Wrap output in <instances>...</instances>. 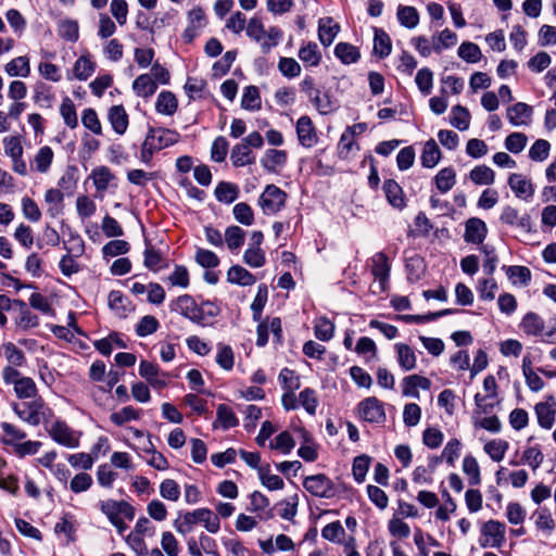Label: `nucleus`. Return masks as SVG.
<instances>
[{"label":"nucleus","instance_id":"nucleus-57","mask_svg":"<svg viewBox=\"0 0 556 556\" xmlns=\"http://www.w3.org/2000/svg\"><path fill=\"white\" fill-rule=\"evenodd\" d=\"M81 123L85 128L89 129L97 136L103 134L102 124L94 109L87 108L81 113Z\"/></svg>","mask_w":556,"mask_h":556},{"label":"nucleus","instance_id":"nucleus-55","mask_svg":"<svg viewBox=\"0 0 556 556\" xmlns=\"http://www.w3.org/2000/svg\"><path fill=\"white\" fill-rule=\"evenodd\" d=\"M14 392L18 399H35L37 396V387L35 381L29 377H23L14 386Z\"/></svg>","mask_w":556,"mask_h":556},{"label":"nucleus","instance_id":"nucleus-60","mask_svg":"<svg viewBox=\"0 0 556 556\" xmlns=\"http://www.w3.org/2000/svg\"><path fill=\"white\" fill-rule=\"evenodd\" d=\"M216 363L225 370H231L235 365V355L232 349L224 343L217 344Z\"/></svg>","mask_w":556,"mask_h":556},{"label":"nucleus","instance_id":"nucleus-39","mask_svg":"<svg viewBox=\"0 0 556 556\" xmlns=\"http://www.w3.org/2000/svg\"><path fill=\"white\" fill-rule=\"evenodd\" d=\"M434 182L441 193L448 192L456 184V173L451 166L444 167L434 176Z\"/></svg>","mask_w":556,"mask_h":556},{"label":"nucleus","instance_id":"nucleus-46","mask_svg":"<svg viewBox=\"0 0 556 556\" xmlns=\"http://www.w3.org/2000/svg\"><path fill=\"white\" fill-rule=\"evenodd\" d=\"M254 155L248 144L239 143L232 148L231 161L233 166L241 167L254 163Z\"/></svg>","mask_w":556,"mask_h":556},{"label":"nucleus","instance_id":"nucleus-1","mask_svg":"<svg viewBox=\"0 0 556 556\" xmlns=\"http://www.w3.org/2000/svg\"><path fill=\"white\" fill-rule=\"evenodd\" d=\"M197 523H202L211 533H217L220 528L219 517L208 508H198L184 514L175 520L174 527L177 532L187 534Z\"/></svg>","mask_w":556,"mask_h":556},{"label":"nucleus","instance_id":"nucleus-21","mask_svg":"<svg viewBox=\"0 0 556 556\" xmlns=\"http://www.w3.org/2000/svg\"><path fill=\"white\" fill-rule=\"evenodd\" d=\"M371 274L379 280L381 288L384 289L386 282L390 276L389 258L383 252H378L371 257Z\"/></svg>","mask_w":556,"mask_h":556},{"label":"nucleus","instance_id":"nucleus-32","mask_svg":"<svg viewBox=\"0 0 556 556\" xmlns=\"http://www.w3.org/2000/svg\"><path fill=\"white\" fill-rule=\"evenodd\" d=\"M227 280L233 285L248 287L254 285L256 278L244 267L240 265H233L227 271Z\"/></svg>","mask_w":556,"mask_h":556},{"label":"nucleus","instance_id":"nucleus-41","mask_svg":"<svg viewBox=\"0 0 556 556\" xmlns=\"http://www.w3.org/2000/svg\"><path fill=\"white\" fill-rule=\"evenodd\" d=\"M287 162V153L283 150L269 149L262 157V165L269 172H275Z\"/></svg>","mask_w":556,"mask_h":556},{"label":"nucleus","instance_id":"nucleus-50","mask_svg":"<svg viewBox=\"0 0 556 556\" xmlns=\"http://www.w3.org/2000/svg\"><path fill=\"white\" fill-rule=\"evenodd\" d=\"M216 422L225 430L238 426L239 420L235 412L226 404H219L216 409Z\"/></svg>","mask_w":556,"mask_h":556},{"label":"nucleus","instance_id":"nucleus-45","mask_svg":"<svg viewBox=\"0 0 556 556\" xmlns=\"http://www.w3.org/2000/svg\"><path fill=\"white\" fill-rule=\"evenodd\" d=\"M471 115L469 111L463 105H455L451 111L450 123L453 127L463 131L469 128Z\"/></svg>","mask_w":556,"mask_h":556},{"label":"nucleus","instance_id":"nucleus-20","mask_svg":"<svg viewBox=\"0 0 556 556\" xmlns=\"http://www.w3.org/2000/svg\"><path fill=\"white\" fill-rule=\"evenodd\" d=\"M143 256V265L152 271L156 273L168 266L164 254L150 242H146Z\"/></svg>","mask_w":556,"mask_h":556},{"label":"nucleus","instance_id":"nucleus-36","mask_svg":"<svg viewBox=\"0 0 556 556\" xmlns=\"http://www.w3.org/2000/svg\"><path fill=\"white\" fill-rule=\"evenodd\" d=\"M441 151L433 139H429L422 149L420 162L424 167L432 168L441 160Z\"/></svg>","mask_w":556,"mask_h":556},{"label":"nucleus","instance_id":"nucleus-42","mask_svg":"<svg viewBox=\"0 0 556 556\" xmlns=\"http://www.w3.org/2000/svg\"><path fill=\"white\" fill-rule=\"evenodd\" d=\"M431 41L434 46V53H441L443 50L448 49L456 45L457 35L448 28L432 36Z\"/></svg>","mask_w":556,"mask_h":556},{"label":"nucleus","instance_id":"nucleus-33","mask_svg":"<svg viewBox=\"0 0 556 556\" xmlns=\"http://www.w3.org/2000/svg\"><path fill=\"white\" fill-rule=\"evenodd\" d=\"M178 108V101L176 96L170 91H162L157 96L155 102V110L157 113L163 115L172 116L175 114Z\"/></svg>","mask_w":556,"mask_h":556},{"label":"nucleus","instance_id":"nucleus-6","mask_svg":"<svg viewBox=\"0 0 556 556\" xmlns=\"http://www.w3.org/2000/svg\"><path fill=\"white\" fill-rule=\"evenodd\" d=\"M358 417L371 424H383L387 419L384 404L375 396L361 401L357 405Z\"/></svg>","mask_w":556,"mask_h":556},{"label":"nucleus","instance_id":"nucleus-8","mask_svg":"<svg viewBox=\"0 0 556 556\" xmlns=\"http://www.w3.org/2000/svg\"><path fill=\"white\" fill-rule=\"evenodd\" d=\"M483 389L486 392L485 395L477 393L475 395V404L477 412L480 414H489L492 412L494 406L498 404L497 400V383L494 376L489 375L483 380Z\"/></svg>","mask_w":556,"mask_h":556},{"label":"nucleus","instance_id":"nucleus-29","mask_svg":"<svg viewBox=\"0 0 556 556\" xmlns=\"http://www.w3.org/2000/svg\"><path fill=\"white\" fill-rule=\"evenodd\" d=\"M383 191L388 202L395 208L405 206V198L401 186L393 179H388L383 184Z\"/></svg>","mask_w":556,"mask_h":556},{"label":"nucleus","instance_id":"nucleus-40","mask_svg":"<svg viewBox=\"0 0 556 556\" xmlns=\"http://www.w3.org/2000/svg\"><path fill=\"white\" fill-rule=\"evenodd\" d=\"M396 16L399 23L408 29H413L419 24V13L414 7L399 5Z\"/></svg>","mask_w":556,"mask_h":556},{"label":"nucleus","instance_id":"nucleus-62","mask_svg":"<svg viewBox=\"0 0 556 556\" xmlns=\"http://www.w3.org/2000/svg\"><path fill=\"white\" fill-rule=\"evenodd\" d=\"M244 231L239 226H230L225 231V242L229 250L237 251L244 243Z\"/></svg>","mask_w":556,"mask_h":556},{"label":"nucleus","instance_id":"nucleus-12","mask_svg":"<svg viewBox=\"0 0 556 556\" xmlns=\"http://www.w3.org/2000/svg\"><path fill=\"white\" fill-rule=\"evenodd\" d=\"M170 308L172 311L179 313L190 321L200 325L201 314L199 309V304L191 295L184 294L178 296L175 301L172 302Z\"/></svg>","mask_w":556,"mask_h":556},{"label":"nucleus","instance_id":"nucleus-14","mask_svg":"<svg viewBox=\"0 0 556 556\" xmlns=\"http://www.w3.org/2000/svg\"><path fill=\"white\" fill-rule=\"evenodd\" d=\"M500 220L505 225L516 227L525 231H530L531 229L530 216L528 214L520 215L519 211L510 205H505L502 208Z\"/></svg>","mask_w":556,"mask_h":556},{"label":"nucleus","instance_id":"nucleus-30","mask_svg":"<svg viewBox=\"0 0 556 556\" xmlns=\"http://www.w3.org/2000/svg\"><path fill=\"white\" fill-rule=\"evenodd\" d=\"M468 177L477 186H491L495 181V172L482 164L475 166L469 172Z\"/></svg>","mask_w":556,"mask_h":556},{"label":"nucleus","instance_id":"nucleus-54","mask_svg":"<svg viewBox=\"0 0 556 556\" xmlns=\"http://www.w3.org/2000/svg\"><path fill=\"white\" fill-rule=\"evenodd\" d=\"M299 404L305 412L312 416L316 414L318 407V397L314 389L305 388L299 394Z\"/></svg>","mask_w":556,"mask_h":556},{"label":"nucleus","instance_id":"nucleus-17","mask_svg":"<svg viewBox=\"0 0 556 556\" xmlns=\"http://www.w3.org/2000/svg\"><path fill=\"white\" fill-rule=\"evenodd\" d=\"M431 381L420 375H409L402 380V394L404 396L419 399L418 389L429 390Z\"/></svg>","mask_w":556,"mask_h":556},{"label":"nucleus","instance_id":"nucleus-23","mask_svg":"<svg viewBox=\"0 0 556 556\" xmlns=\"http://www.w3.org/2000/svg\"><path fill=\"white\" fill-rule=\"evenodd\" d=\"M45 203L47 214L51 218H55L63 213L64 194L59 189L50 188L45 192Z\"/></svg>","mask_w":556,"mask_h":556},{"label":"nucleus","instance_id":"nucleus-63","mask_svg":"<svg viewBox=\"0 0 556 556\" xmlns=\"http://www.w3.org/2000/svg\"><path fill=\"white\" fill-rule=\"evenodd\" d=\"M241 105L243 109L250 111L261 109V97L258 89L255 86H248L244 88Z\"/></svg>","mask_w":556,"mask_h":556},{"label":"nucleus","instance_id":"nucleus-15","mask_svg":"<svg viewBox=\"0 0 556 556\" xmlns=\"http://www.w3.org/2000/svg\"><path fill=\"white\" fill-rule=\"evenodd\" d=\"M296 135H298L300 144L303 146L304 148H312L318 141L316 128H315L312 119L306 115L301 116L298 119Z\"/></svg>","mask_w":556,"mask_h":556},{"label":"nucleus","instance_id":"nucleus-16","mask_svg":"<svg viewBox=\"0 0 556 556\" xmlns=\"http://www.w3.org/2000/svg\"><path fill=\"white\" fill-rule=\"evenodd\" d=\"M507 182L511 191L518 199L528 201L534 194V188L531 180L521 174H510Z\"/></svg>","mask_w":556,"mask_h":556},{"label":"nucleus","instance_id":"nucleus-3","mask_svg":"<svg viewBox=\"0 0 556 556\" xmlns=\"http://www.w3.org/2000/svg\"><path fill=\"white\" fill-rule=\"evenodd\" d=\"M13 410L23 421L30 426H38L43 416L45 402L41 397H35L30 401L15 403Z\"/></svg>","mask_w":556,"mask_h":556},{"label":"nucleus","instance_id":"nucleus-24","mask_svg":"<svg viewBox=\"0 0 556 556\" xmlns=\"http://www.w3.org/2000/svg\"><path fill=\"white\" fill-rule=\"evenodd\" d=\"M54 157V152L49 146L38 149L30 164V168L40 174H47L50 170Z\"/></svg>","mask_w":556,"mask_h":556},{"label":"nucleus","instance_id":"nucleus-28","mask_svg":"<svg viewBox=\"0 0 556 556\" xmlns=\"http://www.w3.org/2000/svg\"><path fill=\"white\" fill-rule=\"evenodd\" d=\"M157 84L149 74L139 75L132 83L134 92L141 98H149L155 93Z\"/></svg>","mask_w":556,"mask_h":556},{"label":"nucleus","instance_id":"nucleus-26","mask_svg":"<svg viewBox=\"0 0 556 556\" xmlns=\"http://www.w3.org/2000/svg\"><path fill=\"white\" fill-rule=\"evenodd\" d=\"M298 55L304 65L309 67L318 66L323 58L317 43L313 41L303 43Z\"/></svg>","mask_w":556,"mask_h":556},{"label":"nucleus","instance_id":"nucleus-52","mask_svg":"<svg viewBox=\"0 0 556 556\" xmlns=\"http://www.w3.org/2000/svg\"><path fill=\"white\" fill-rule=\"evenodd\" d=\"M60 114L64 121V124L74 129L78 126V118L74 102L68 98H64L60 105Z\"/></svg>","mask_w":556,"mask_h":556},{"label":"nucleus","instance_id":"nucleus-5","mask_svg":"<svg viewBox=\"0 0 556 556\" xmlns=\"http://www.w3.org/2000/svg\"><path fill=\"white\" fill-rule=\"evenodd\" d=\"M48 432L52 440L60 445L67 448H76L79 446L81 433L71 428L63 420H55L52 422Z\"/></svg>","mask_w":556,"mask_h":556},{"label":"nucleus","instance_id":"nucleus-31","mask_svg":"<svg viewBox=\"0 0 556 556\" xmlns=\"http://www.w3.org/2000/svg\"><path fill=\"white\" fill-rule=\"evenodd\" d=\"M96 71V63L89 54L80 55L74 63L73 74L78 80H87Z\"/></svg>","mask_w":556,"mask_h":556},{"label":"nucleus","instance_id":"nucleus-4","mask_svg":"<svg viewBox=\"0 0 556 556\" xmlns=\"http://www.w3.org/2000/svg\"><path fill=\"white\" fill-rule=\"evenodd\" d=\"M287 193L275 185H267L258 199L265 215H273L279 212L286 203Z\"/></svg>","mask_w":556,"mask_h":556},{"label":"nucleus","instance_id":"nucleus-11","mask_svg":"<svg viewBox=\"0 0 556 556\" xmlns=\"http://www.w3.org/2000/svg\"><path fill=\"white\" fill-rule=\"evenodd\" d=\"M188 25L182 34L185 42H191L202 30L206 24V14L201 7H193L187 13Z\"/></svg>","mask_w":556,"mask_h":556},{"label":"nucleus","instance_id":"nucleus-56","mask_svg":"<svg viewBox=\"0 0 556 556\" xmlns=\"http://www.w3.org/2000/svg\"><path fill=\"white\" fill-rule=\"evenodd\" d=\"M14 304L20 307L17 325L24 329L34 328L39 325L38 317L34 315L22 300H15Z\"/></svg>","mask_w":556,"mask_h":556},{"label":"nucleus","instance_id":"nucleus-37","mask_svg":"<svg viewBox=\"0 0 556 556\" xmlns=\"http://www.w3.org/2000/svg\"><path fill=\"white\" fill-rule=\"evenodd\" d=\"M334 55L345 65L356 63L361 58L358 48L349 42L337 43Z\"/></svg>","mask_w":556,"mask_h":556},{"label":"nucleus","instance_id":"nucleus-13","mask_svg":"<svg viewBox=\"0 0 556 556\" xmlns=\"http://www.w3.org/2000/svg\"><path fill=\"white\" fill-rule=\"evenodd\" d=\"M488 235L486 224L478 217H471L465 223L464 240L467 243L482 244Z\"/></svg>","mask_w":556,"mask_h":556},{"label":"nucleus","instance_id":"nucleus-53","mask_svg":"<svg viewBox=\"0 0 556 556\" xmlns=\"http://www.w3.org/2000/svg\"><path fill=\"white\" fill-rule=\"evenodd\" d=\"M533 517L535 518V527L545 532L546 534H551L555 530V521L549 513V510L545 507L538 509Z\"/></svg>","mask_w":556,"mask_h":556},{"label":"nucleus","instance_id":"nucleus-47","mask_svg":"<svg viewBox=\"0 0 556 556\" xmlns=\"http://www.w3.org/2000/svg\"><path fill=\"white\" fill-rule=\"evenodd\" d=\"M463 471L468 477L470 485L481 483V472L477 459L472 455H466L463 459Z\"/></svg>","mask_w":556,"mask_h":556},{"label":"nucleus","instance_id":"nucleus-61","mask_svg":"<svg viewBox=\"0 0 556 556\" xmlns=\"http://www.w3.org/2000/svg\"><path fill=\"white\" fill-rule=\"evenodd\" d=\"M506 275L509 279H513L514 283L519 282L522 286H528L531 280V271L526 266H504Z\"/></svg>","mask_w":556,"mask_h":556},{"label":"nucleus","instance_id":"nucleus-35","mask_svg":"<svg viewBox=\"0 0 556 556\" xmlns=\"http://www.w3.org/2000/svg\"><path fill=\"white\" fill-rule=\"evenodd\" d=\"M4 70L11 77H28L30 74L29 59L26 55L14 58L5 64Z\"/></svg>","mask_w":556,"mask_h":556},{"label":"nucleus","instance_id":"nucleus-48","mask_svg":"<svg viewBox=\"0 0 556 556\" xmlns=\"http://www.w3.org/2000/svg\"><path fill=\"white\" fill-rule=\"evenodd\" d=\"M355 127L356 126H350L348 127L343 134L341 135V138L338 143V153L340 157L346 159L349 154L353 151L354 148L358 149L355 143Z\"/></svg>","mask_w":556,"mask_h":556},{"label":"nucleus","instance_id":"nucleus-64","mask_svg":"<svg viewBox=\"0 0 556 556\" xmlns=\"http://www.w3.org/2000/svg\"><path fill=\"white\" fill-rule=\"evenodd\" d=\"M232 213L235 219L244 226H251L254 223L253 210L245 202L237 203L233 206Z\"/></svg>","mask_w":556,"mask_h":556},{"label":"nucleus","instance_id":"nucleus-19","mask_svg":"<svg viewBox=\"0 0 556 556\" xmlns=\"http://www.w3.org/2000/svg\"><path fill=\"white\" fill-rule=\"evenodd\" d=\"M340 31V25L332 17H321L318 21V39L324 47H329Z\"/></svg>","mask_w":556,"mask_h":556},{"label":"nucleus","instance_id":"nucleus-18","mask_svg":"<svg viewBox=\"0 0 556 556\" xmlns=\"http://www.w3.org/2000/svg\"><path fill=\"white\" fill-rule=\"evenodd\" d=\"M531 116L532 108L523 102H517L506 111V117L513 126L529 125Z\"/></svg>","mask_w":556,"mask_h":556},{"label":"nucleus","instance_id":"nucleus-2","mask_svg":"<svg viewBox=\"0 0 556 556\" xmlns=\"http://www.w3.org/2000/svg\"><path fill=\"white\" fill-rule=\"evenodd\" d=\"M478 543L482 548H502L506 543V525L495 519L480 522Z\"/></svg>","mask_w":556,"mask_h":556},{"label":"nucleus","instance_id":"nucleus-7","mask_svg":"<svg viewBox=\"0 0 556 556\" xmlns=\"http://www.w3.org/2000/svg\"><path fill=\"white\" fill-rule=\"evenodd\" d=\"M303 486L316 497L331 498L336 495L334 483L324 473L306 477L303 481Z\"/></svg>","mask_w":556,"mask_h":556},{"label":"nucleus","instance_id":"nucleus-38","mask_svg":"<svg viewBox=\"0 0 556 556\" xmlns=\"http://www.w3.org/2000/svg\"><path fill=\"white\" fill-rule=\"evenodd\" d=\"M90 177L97 191H105L115 176L108 166H98L92 169Z\"/></svg>","mask_w":556,"mask_h":556},{"label":"nucleus","instance_id":"nucleus-34","mask_svg":"<svg viewBox=\"0 0 556 556\" xmlns=\"http://www.w3.org/2000/svg\"><path fill=\"white\" fill-rule=\"evenodd\" d=\"M539 425L544 429H551L555 422L556 409L548 402L538 403L534 407Z\"/></svg>","mask_w":556,"mask_h":556},{"label":"nucleus","instance_id":"nucleus-22","mask_svg":"<svg viewBox=\"0 0 556 556\" xmlns=\"http://www.w3.org/2000/svg\"><path fill=\"white\" fill-rule=\"evenodd\" d=\"M108 119L117 135H124L128 128V114L123 105H113L108 111Z\"/></svg>","mask_w":556,"mask_h":556},{"label":"nucleus","instance_id":"nucleus-59","mask_svg":"<svg viewBox=\"0 0 556 556\" xmlns=\"http://www.w3.org/2000/svg\"><path fill=\"white\" fill-rule=\"evenodd\" d=\"M58 31L60 37L71 42H76L79 38V26L75 20L61 21Z\"/></svg>","mask_w":556,"mask_h":556},{"label":"nucleus","instance_id":"nucleus-58","mask_svg":"<svg viewBox=\"0 0 556 556\" xmlns=\"http://www.w3.org/2000/svg\"><path fill=\"white\" fill-rule=\"evenodd\" d=\"M457 54L467 63H477L482 56L479 46L470 41L463 42L458 47Z\"/></svg>","mask_w":556,"mask_h":556},{"label":"nucleus","instance_id":"nucleus-27","mask_svg":"<svg viewBox=\"0 0 556 556\" xmlns=\"http://www.w3.org/2000/svg\"><path fill=\"white\" fill-rule=\"evenodd\" d=\"M521 330L528 336H541L545 329L544 320L536 313H527L520 323Z\"/></svg>","mask_w":556,"mask_h":556},{"label":"nucleus","instance_id":"nucleus-10","mask_svg":"<svg viewBox=\"0 0 556 556\" xmlns=\"http://www.w3.org/2000/svg\"><path fill=\"white\" fill-rule=\"evenodd\" d=\"M99 508L110 522L124 516L128 520L135 518V508L126 501L106 500L99 503Z\"/></svg>","mask_w":556,"mask_h":556},{"label":"nucleus","instance_id":"nucleus-25","mask_svg":"<svg viewBox=\"0 0 556 556\" xmlns=\"http://www.w3.org/2000/svg\"><path fill=\"white\" fill-rule=\"evenodd\" d=\"M396 352V361L404 371H410L416 368L417 356L414 350L405 343H396L394 345Z\"/></svg>","mask_w":556,"mask_h":556},{"label":"nucleus","instance_id":"nucleus-49","mask_svg":"<svg viewBox=\"0 0 556 556\" xmlns=\"http://www.w3.org/2000/svg\"><path fill=\"white\" fill-rule=\"evenodd\" d=\"M391 39L389 35L380 28H375L374 51L381 59L391 53Z\"/></svg>","mask_w":556,"mask_h":556},{"label":"nucleus","instance_id":"nucleus-51","mask_svg":"<svg viewBox=\"0 0 556 556\" xmlns=\"http://www.w3.org/2000/svg\"><path fill=\"white\" fill-rule=\"evenodd\" d=\"M508 442L503 439H493L484 444V452L490 456V458L494 462H501L506 451L508 450Z\"/></svg>","mask_w":556,"mask_h":556},{"label":"nucleus","instance_id":"nucleus-43","mask_svg":"<svg viewBox=\"0 0 556 556\" xmlns=\"http://www.w3.org/2000/svg\"><path fill=\"white\" fill-rule=\"evenodd\" d=\"M141 409L135 408L132 406H125L118 412H114L110 415V420L117 427H122L125 424L139 420L141 418Z\"/></svg>","mask_w":556,"mask_h":556},{"label":"nucleus","instance_id":"nucleus-44","mask_svg":"<svg viewBox=\"0 0 556 556\" xmlns=\"http://www.w3.org/2000/svg\"><path fill=\"white\" fill-rule=\"evenodd\" d=\"M214 193L219 202L230 204L239 197V187L236 184L220 181Z\"/></svg>","mask_w":556,"mask_h":556},{"label":"nucleus","instance_id":"nucleus-9","mask_svg":"<svg viewBox=\"0 0 556 556\" xmlns=\"http://www.w3.org/2000/svg\"><path fill=\"white\" fill-rule=\"evenodd\" d=\"M179 137L177 131L170 129H150L144 138V142L151 146L154 152H157L178 142Z\"/></svg>","mask_w":556,"mask_h":556}]
</instances>
